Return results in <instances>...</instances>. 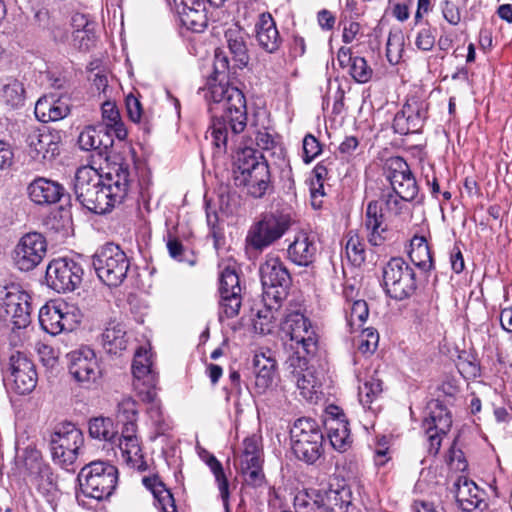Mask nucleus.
<instances>
[{
  "instance_id": "f257e3e1",
  "label": "nucleus",
  "mask_w": 512,
  "mask_h": 512,
  "mask_svg": "<svg viewBox=\"0 0 512 512\" xmlns=\"http://www.w3.org/2000/svg\"><path fill=\"white\" fill-rule=\"evenodd\" d=\"M229 71L228 57L219 49L215 51L214 75L202 89L211 115L208 133L211 143L220 150L234 145L237 135L247 126V107L243 92L224 83Z\"/></svg>"
},
{
  "instance_id": "f03ea898",
  "label": "nucleus",
  "mask_w": 512,
  "mask_h": 512,
  "mask_svg": "<svg viewBox=\"0 0 512 512\" xmlns=\"http://www.w3.org/2000/svg\"><path fill=\"white\" fill-rule=\"evenodd\" d=\"M129 175L126 164H114L104 176L92 166H82L77 169L74 179L76 200L90 212L108 213L127 196Z\"/></svg>"
},
{
  "instance_id": "7ed1b4c3",
  "label": "nucleus",
  "mask_w": 512,
  "mask_h": 512,
  "mask_svg": "<svg viewBox=\"0 0 512 512\" xmlns=\"http://www.w3.org/2000/svg\"><path fill=\"white\" fill-rule=\"evenodd\" d=\"M35 116L43 123H51L46 131L29 136V147L33 158L41 156L44 160H52L59 156L63 149L62 119L63 103L54 95L44 96L35 104Z\"/></svg>"
},
{
  "instance_id": "20e7f679",
  "label": "nucleus",
  "mask_w": 512,
  "mask_h": 512,
  "mask_svg": "<svg viewBox=\"0 0 512 512\" xmlns=\"http://www.w3.org/2000/svg\"><path fill=\"white\" fill-rule=\"evenodd\" d=\"M242 133L237 135L235 144L228 146L226 150H220L213 143L212 145L218 153L236 151L232 169L235 186L246 188L247 193L254 198H261L270 184L269 167L261 153L250 147L241 148L239 139L242 138Z\"/></svg>"
},
{
  "instance_id": "39448f33",
  "label": "nucleus",
  "mask_w": 512,
  "mask_h": 512,
  "mask_svg": "<svg viewBox=\"0 0 512 512\" xmlns=\"http://www.w3.org/2000/svg\"><path fill=\"white\" fill-rule=\"evenodd\" d=\"M76 498L80 495L101 501L108 499L118 483V469L104 461H93L85 464L79 471Z\"/></svg>"
},
{
  "instance_id": "423d86ee",
  "label": "nucleus",
  "mask_w": 512,
  "mask_h": 512,
  "mask_svg": "<svg viewBox=\"0 0 512 512\" xmlns=\"http://www.w3.org/2000/svg\"><path fill=\"white\" fill-rule=\"evenodd\" d=\"M291 446L295 456L312 464L323 452L324 436L319 424L312 418L297 419L290 429Z\"/></svg>"
},
{
  "instance_id": "0eeeda50",
  "label": "nucleus",
  "mask_w": 512,
  "mask_h": 512,
  "mask_svg": "<svg viewBox=\"0 0 512 512\" xmlns=\"http://www.w3.org/2000/svg\"><path fill=\"white\" fill-rule=\"evenodd\" d=\"M92 264L99 279L110 287L119 286L130 267L126 253L114 243L100 247L93 255Z\"/></svg>"
},
{
  "instance_id": "6e6552de",
  "label": "nucleus",
  "mask_w": 512,
  "mask_h": 512,
  "mask_svg": "<svg viewBox=\"0 0 512 512\" xmlns=\"http://www.w3.org/2000/svg\"><path fill=\"white\" fill-rule=\"evenodd\" d=\"M382 278L384 290L392 299L405 300L417 290L415 271L401 257H393L384 265Z\"/></svg>"
},
{
  "instance_id": "1a4fd4ad",
  "label": "nucleus",
  "mask_w": 512,
  "mask_h": 512,
  "mask_svg": "<svg viewBox=\"0 0 512 512\" xmlns=\"http://www.w3.org/2000/svg\"><path fill=\"white\" fill-rule=\"evenodd\" d=\"M287 369L291 374L300 395L307 401L316 402L322 394L324 375L308 359L296 351L286 361Z\"/></svg>"
},
{
  "instance_id": "9d476101",
  "label": "nucleus",
  "mask_w": 512,
  "mask_h": 512,
  "mask_svg": "<svg viewBox=\"0 0 512 512\" xmlns=\"http://www.w3.org/2000/svg\"><path fill=\"white\" fill-rule=\"evenodd\" d=\"M259 272L264 290L263 300L282 302L291 284L290 273L283 261L279 257L268 255Z\"/></svg>"
},
{
  "instance_id": "9b49d317",
  "label": "nucleus",
  "mask_w": 512,
  "mask_h": 512,
  "mask_svg": "<svg viewBox=\"0 0 512 512\" xmlns=\"http://www.w3.org/2000/svg\"><path fill=\"white\" fill-rule=\"evenodd\" d=\"M4 379L12 382L11 388L20 395L29 394L37 384V372L33 362L20 351L9 356L6 365L2 366Z\"/></svg>"
},
{
  "instance_id": "f8f14e48",
  "label": "nucleus",
  "mask_w": 512,
  "mask_h": 512,
  "mask_svg": "<svg viewBox=\"0 0 512 512\" xmlns=\"http://www.w3.org/2000/svg\"><path fill=\"white\" fill-rule=\"evenodd\" d=\"M289 228V221L284 216L267 214L252 225L246 236V246L255 251H262L280 239Z\"/></svg>"
},
{
  "instance_id": "ddd939ff",
  "label": "nucleus",
  "mask_w": 512,
  "mask_h": 512,
  "mask_svg": "<svg viewBox=\"0 0 512 512\" xmlns=\"http://www.w3.org/2000/svg\"><path fill=\"white\" fill-rule=\"evenodd\" d=\"M132 374L133 386L142 401L153 403L157 396L156 385L158 375L152 368L150 352L140 347L133 359Z\"/></svg>"
},
{
  "instance_id": "4468645a",
  "label": "nucleus",
  "mask_w": 512,
  "mask_h": 512,
  "mask_svg": "<svg viewBox=\"0 0 512 512\" xmlns=\"http://www.w3.org/2000/svg\"><path fill=\"white\" fill-rule=\"evenodd\" d=\"M46 252L45 237L38 232H29L19 239L12 252V259L20 271L28 272L42 262Z\"/></svg>"
},
{
  "instance_id": "2eb2a0df",
  "label": "nucleus",
  "mask_w": 512,
  "mask_h": 512,
  "mask_svg": "<svg viewBox=\"0 0 512 512\" xmlns=\"http://www.w3.org/2000/svg\"><path fill=\"white\" fill-rule=\"evenodd\" d=\"M5 295L1 304V316L10 321L14 328L21 329L29 325L31 318L30 296L18 285L3 287Z\"/></svg>"
},
{
  "instance_id": "dca6fc26",
  "label": "nucleus",
  "mask_w": 512,
  "mask_h": 512,
  "mask_svg": "<svg viewBox=\"0 0 512 512\" xmlns=\"http://www.w3.org/2000/svg\"><path fill=\"white\" fill-rule=\"evenodd\" d=\"M428 117V103L416 96L407 98L393 120V129L400 135L420 133Z\"/></svg>"
},
{
  "instance_id": "f3484780",
  "label": "nucleus",
  "mask_w": 512,
  "mask_h": 512,
  "mask_svg": "<svg viewBox=\"0 0 512 512\" xmlns=\"http://www.w3.org/2000/svg\"><path fill=\"white\" fill-rule=\"evenodd\" d=\"M384 173L395 193H399L406 200L416 198L418 185L409 165L402 157L395 156L387 159Z\"/></svg>"
},
{
  "instance_id": "a211bd4d",
  "label": "nucleus",
  "mask_w": 512,
  "mask_h": 512,
  "mask_svg": "<svg viewBox=\"0 0 512 512\" xmlns=\"http://www.w3.org/2000/svg\"><path fill=\"white\" fill-rule=\"evenodd\" d=\"M67 356L69 373L81 386L88 388L100 377L96 355L89 347H81Z\"/></svg>"
},
{
  "instance_id": "6ab92c4d",
  "label": "nucleus",
  "mask_w": 512,
  "mask_h": 512,
  "mask_svg": "<svg viewBox=\"0 0 512 512\" xmlns=\"http://www.w3.org/2000/svg\"><path fill=\"white\" fill-rule=\"evenodd\" d=\"M428 414L425 416L422 427L429 441V452L437 454L440 449L442 436L445 435L452 425V419L447 408L439 401L428 405Z\"/></svg>"
},
{
  "instance_id": "aec40b11",
  "label": "nucleus",
  "mask_w": 512,
  "mask_h": 512,
  "mask_svg": "<svg viewBox=\"0 0 512 512\" xmlns=\"http://www.w3.org/2000/svg\"><path fill=\"white\" fill-rule=\"evenodd\" d=\"M253 373L256 394H265L272 388L277 376V361L270 351L255 354L253 358Z\"/></svg>"
},
{
  "instance_id": "412c9836",
  "label": "nucleus",
  "mask_w": 512,
  "mask_h": 512,
  "mask_svg": "<svg viewBox=\"0 0 512 512\" xmlns=\"http://www.w3.org/2000/svg\"><path fill=\"white\" fill-rule=\"evenodd\" d=\"M62 191L61 184L44 177L34 179L27 187L30 200L38 205H50L58 202L63 195Z\"/></svg>"
},
{
  "instance_id": "4be33fe9",
  "label": "nucleus",
  "mask_w": 512,
  "mask_h": 512,
  "mask_svg": "<svg viewBox=\"0 0 512 512\" xmlns=\"http://www.w3.org/2000/svg\"><path fill=\"white\" fill-rule=\"evenodd\" d=\"M255 31L256 39L262 49L269 53H274L279 49L281 37L270 13L259 15L258 21L255 24Z\"/></svg>"
},
{
  "instance_id": "5701e85b",
  "label": "nucleus",
  "mask_w": 512,
  "mask_h": 512,
  "mask_svg": "<svg viewBox=\"0 0 512 512\" xmlns=\"http://www.w3.org/2000/svg\"><path fill=\"white\" fill-rule=\"evenodd\" d=\"M365 227L368 231V241L373 246H380L387 238V225L384 215L377 201L368 203L365 215Z\"/></svg>"
},
{
  "instance_id": "b1692460",
  "label": "nucleus",
  "mask_w": 512,
  "mask_h": 512,
  "mask_svg": "<svg viewBox=\"0 0 512 512\" xmlns=\"http://www.w3.org/2000/svg\"><path fill=\"white\" fill-rule=\"evenodd\" d=\"M288 258L299 266H309L315 260L317 246L313 237L299 233L287 249Z\"/></svg>"
},
{
  "instance_id": "393cba45",
  "label": "nucleus",
  "mask_w": 512,
  "mask_h": 512,
  "mask_svg": "<svg viewBox=\"0 0 512 512\" xmlns=\"http://www.w3.org/2000/svg\"><path fill=\"white\" fill-rule=\"evenodd\" d=\"M452 492L459 508L464 512L475 510L482 502L477 485L466 477L461 476L457 479L453 484Z\"/></svg>"
},
{
  "instance_id": "a878e982",
  "label": "nucleus",
  "mask_w": 512,
  "mask_h": 512,
  "mask_svg": "<svg viewBox=\"0 0 512 512\" xmlns=\"http://www.w3.org/2000/svg\"><path fill=\"white\" fill-rule=\"evenodd\" d=\"M224 37L237 65L246 66L249 61L247 33L237 24H233L225 30Z\"/></svg>"
},
{
  "instance_id": "bb28decb",
  "label": "nucleus",
  "mask_w": 512,
  "mask_h": 512,
  "mask_svg": "<svg viewBox=\"0 0 512 512\" xmlns=\"http://www.w3.org/2000/svg\"><path fill=\"white\" fill-rule=\"evenodd\" d=\"M327 435L332 447L339 451H346L352 442L348 421L343 414L329 417L326 422Z\"/></svg>"
},
{
  "instance_id": "cd10ccee",
  "label": "nucleus",
  "mask_w": 512,
  "mask_h": 512,
  "mask_svg": "<svg viewBox=\"0 0 512 512\" xmlns=\"http://www.w3.org/2000/svg\"><path fill=\"white\" fill-rule=\"evenodd\" d=\"M103 348L111 354H117L127 347L128 338L125 326L117 321H110L101 334Z\"/></svg>"
},
{
  "instance_id": "c85d7f7f",
  "label": "nucleus",
  "mask_w": 512,
  "mask_h": 512,
  "mask_svg": "<svg viewBox=\"0 0 512 512\" xmlns=\"http://www.w3.org/2000/svg\"><path fill=\"white\" fill-rule=\"evenodd\" d=\"M63 318L61 304H58L56 300L46 303L39 311V322L42 329L52 336L59 335L64 330Z\"/></svg>"
},
{
  "instance_id": "c756f323",
  "label": "nucleus",
  "mask_w": 512,
  "mask_h": 512,
  "mask_svg": "<svg viewBox=\"0 0 512 512\" xmlns=\"http://www.w3.org/2000/svg\"><path fill=\"white\" fill-rule=\"evenodd\" d=\"M264 302L265 306L258 311L254 327L261 334H269L279 323L283 322V315L280 311L281 302L276 303L274 300Z\"/></svg>"
},
{
  "instance_id": "7c9ffc66",
  "label": "nucleus",
  "mask_w": 512,
  "mask_h": 512,
  "mask_svg": "<svg viewBox=\"0 0 512 512\" xmlns=\"http://www.w3.org/2000/svg\"><path fill=\"white\" fill-rule=\"evenodd\" d=\"M25 89L23 84L13 77L0 81V102L10 109L24 105Z\"/></svg>"
},
{
  "instance_id": "2f4dec72",
  "label": "nucleus",
  "mask_w": 512,
  "mask_h": 512,
  "mask_svg": "<svg viewBox=\"0 0 512 512\" xmlns=\"http://www.w3.org/2000/svg\"><path fill=\"white\" fill-rule=\"evenodd\" d=\"M409 258L415 266L423 271H429L433 267L431 251L424 236L415 235L411 239Z\"/></svg>"
},
{
  "instance_id": "473e14b6",
  "label": "nucleus",
  "mask_w": 512,
  "mask_h": 512,
  "mask_svg": "<svg viewBox=\"0 0 512 512\" xmlns=\"http://www.w3.org/2000/svg\"><path fill=\"white\" fill-rule=\"evenodd\" d=\"M143 484L152 492L163 512H177L172 493L157 476L144 477Z\"/></svg>"
},
{
  "instance_id": "72a5a7b5",
  "label": "nucleus",
  "mask_w": 512,
  "mask_h": 512,
  "mask_svg": "<svg viewBox=\"0 0 512 512\" xmlns=\"http://www.w3.org/2000/svg\"><path fill=\"white\" fill-rule=\"evenodd\" d=\"M84 453V435L74 424L66 422V466L77 463Z\"/></svg>"
},
{
  "instance_id": "f704fd0d",
  "label": "nucleus",
  "mask_w": 512,
  "mask_h": 512,
  "mask_svg": "<svg viewBox=\"0 0 512 512\" xmlns=\"http://www.w3.org/2000/svg\"><path fill=\"white\" fill-rule=\"evenodd\" d=\"M67 270L69 271V281L66 283V291H77L76 295L81 298V304L83 305L88 296V290L83 285V267L80 262L66 257V271Z\"/></svg>"
},
{
  "instance_id": "c9c22d12",
  "label": "nucleus",
  "mask_w": 512,
  "mask_h": 512,
  "mask_svg": "<svg viewBox=\"0 0 512 512\" xmlns=\"http://www.w3.org/2000/svg\"><path fill=\"white\" fill-rule=\"evenodd\" d=\"M295 512H326L327 508L323 504L322 497L316 491L307 490L298 491L293 500Z\"/></svg>"
},
{
  "instance_id": "e433bc0d",
  "label": "nucleus",
  "mask_w": 512,
  "mask_h": 512,
  "mask_svg": "<svg viewBox=\"0 0 512 512\" xmlns=\"http://www.w3.org/2000/svg\"><path fill=\"white\" fill-rule=\"evenodd\" d=\"M182 24L193 32H203L207 27L208 18L205 13V5L191 6L178 13Z\"/></svg>"
},
{
  "instance_id": "4c0bfd02",
  "label": "nucleus",
  "mask_w": 512,
  "mask_h": 512,
  "mask_svg": "<svg viewBox=\"0 0 512 512\" xmlns=\"http://www.w3.org/2000/svg\"><path fill=\"white\" fill-rule=\"evenodd\" d=\"M383 391L382 380L375 374L369 375L358 388L359 401L364 408L372 409L371 405Z\"/></svg>"
},
{
  "instance_id": "58836bf2",
  "label": "nucleus",
  "mask_w": 512,
  "mask_h": 512,
  "mask_svg": "<svg viewBox=\"0 0 512 512\" xmlns=\"http://www.w3.org/2000/svg\"><path fill=\"white\" fill-rule=\"evenodd\" d=\"M102 118L106 127L112 130L119 140L127 137V129L121 120L120 113L115 103L106 101L102 104Z\"/></svg>"
},
{
  "instance_id": "ea45409f",
  "label": "nucleus",
  "mask_w": 512,
  "mask_h": 512,
  "mask_svg": "<svg viewBox=\"0 0 512 512\" xmlns=\"http://www.w3.org/2000/svg\"><path fill=\"white\" fill-rule=\"evenodd\" d=\"M345 251L349 261L360 266L365 261V243L357 231L350 230L346 236Z\"/></svg>"
},
{
  "instance_id": "a19ab883",
  "label": "nucleus",
  "mask_w": 512,
  "mask_h": 512,
  "mask_svg": "<svg viewBox=\"0 0 512 512\" xmlns=\"http://www.w3.org/2000/svg\"><path fill=\"white\" fill-rule=\"evenodd\" d=\"M206 464L209 466L212 471L215 480L218 484V489L220 491V496L223 501V505L225 508V512H230L229 508V483L225 476L222 464L216 459L214 455H209Z\"/></svg>"
},
{
  "instance_id": "79ce46f5",
  "label": "nucleus",
  "mask_w": 512,
  "mask_h": 512,
  "mask_svg": "<svg viewBox=\"0 0 512 512\" xmlns=\"http://www.w3.org/2000/svg\"><path fill=\"white\" fill-rule=\"evenodd\" d=\"M89 434L92 438L115 442L116 431L110 418L97 417L89 423Z\"/></svg>"
},
{
  "instance_id": "37998d69",
  "label": "nucleus",
  "mask_w": 512,
  "mask_h": 512,
  "mask_svg": "<svg viewBox=\"0 0 512 512\" xmlns=\"http://www.w3.org/2000/svg\"><path fill=\"white\" fill-rule=\"evenodd\" d=\"M348 305L349 311L346 313V320L350 331L354 332L363 327L368 318L369 309L364 300H356L352 303H348Z\"/></svg>"
},
{
  "instance_id": "c03bdc74",
  "label": "nucleus",
  "mask_w": 512,
  "mask_h": 512,
  "mask_svg": "<svg viewBox=\"0 0 512 512\" xmlns=\"http://www.w3.org/2000/svg\"><path fill=\"white\" fill-rule=\"evenodd\" d=\"M404 52V34L401 30L390 31L386 43V56L390 64L400 62Z\"/></svg>"
},
{
  "instance_id": "a18cd8bd",
  "label": "nucleus",
  "mask_w": 512,
  "mask_h": 512,
  "mask_svg": "<svg viewBox=\"0 0 512 512\" xmlns=\"http://www.w3.org/2000/svg\"><path fill=\"white\" fill-rule=\"evenodd\" d=\"M241 290L239 276L235 267L226 266L223 268L219 279L220 295H228L227 293L241 294Z\"/></svg>"
},
{
  "instance_id": "49530a36",
  "label": "nucleus",
  "mask_w": 512,
  "mask_h": 512,
  "mask_svg": "<svg viewBox=\"0 0 512 512\" xmlns=\"http://www.w3.org/2000/svg\"><path fill=\"white\" fill-rule=\"evenodd\" d=\"M290 339L298 345L297 351L300 352V349H302V352L308 356L316 354L318 349V338L311 322H309V326L306 327V329H301L299 337H290Z\"/></svg>"
},
{
  "instance_id": "de8ad7c7",
  "label": "nucleus",
  "mask_w": 512,
  "mask_h": 512,
  "mask_svg": "<svg viewBox=\"0 0 512 512\" xmlns=\"http://www.w3.org/2000/svg\"><path fill=\"white\" fill-rule=\"evenodd\" d=\"M45 279L50 288L64 292V259H54L48 264Z\"/></svg>"
},
{
  "instance_id": "09e8293b",
  "label": "nucleus",
  "mask_w": 512,
  "mask_h": 512,
  "mask_svg": "<svg viewBox=\"0 0 512 512\" xmlns=\"http://www.w3.org/2000/svg\"><path fill=\"white\" fill-rule=\"evenodd\" d=\"M125 103L130 120L139 124L145 132L149 133L151 130V123L148 116L143 112L139 99L130 94L126 97Z\"/></svg>"
},
{
  "instance_id": "8fccbe9b",
  "label": "nucleus",
  "mask_w": 512,
  "mask_h": 512,
  "mask_svg": "<svg viewBox=\"0 0 512 512\" xmlns=\"http://www.w3.org/2000/svg\"><path fill=\"white\" fill-rule=\"evenodd\" d=\"M121 450L123 458L133 465H137L142 461V449L138 437L116 440Z\"/></svg>"
},
{
  "instance_id": "3c124183",
  "label": "nucleus",
  "mask_w": 512,
  "mask_h": 512,
  "mask_svg": "<svg viewBox=\"0 0 512 512\" xmlns=\"http://www.w3.org/2000/svg\"><path fill=\"white\" fill-rule=\"evenodd\" d=\"M228 295H220L219 302V319H230L238 315L241 307V294L227 293Z\"/></svg>"
},
{
  "instance_id": "603ef678",
  "label": "nucleus",
  "mask_w": 512,
  "mask_h": 512,
  "mask_svg": "<svg viewBox=\"0 0 512 512\" xmlns=\"http://www.w3.org/2000/svg\"><path fill=\"white\" fill-rule=\"evenodd\" d=\"M100 132L93 126H87L78 136V145L82 150L90 151L100 149L101 146L108 147L107 143H103Z\"/></svg>"
},
{
  "instance_id": "864d4df0",
  "label": "nucleus",
  "mask_w": 512,
  "mask_h": 512,
  "mask_svg": "<svg viewBox=\"0 0 512 512\" xmlns=\"http://www.w3.org/2000/svg\"><path fill=\"white\" fill-rule=\"evenodd\" d=\"M309 319L300 312H292L286 315L281 322V329L290 337H299L301 329L309 326Z\"/></svg>"
},
{
  "instance_id": "5fc2aeb1",
  "label": "nucleus",
  "mask_w": 512,
  "mask_h": 512,
  "mask_svg": "<svg viewBox=\"0 0 512 512\" xmlns=\"http://www.w3.org/2000/svg\"><path fill=\"white\" fill-rule=\"evenodd\" d=\"M261 437L252 435L244 439L240 463H252L262 460Z\"/></svg>"
},
{
  "instance_id": "6e6d98bb",
  "label": "nucleus",
  "mask_w": 512,
  "mask_h": 512,
  "mask_svg": "<svg viewBox=\"0 0 512 512\" xmlns=\"http://www.w3.org/2000/svg\"><path fill=\"white\" fill-rule=\"evenodd\" d=\"M262 462L240 463L241 471L244 475L247 485L252 487H261L265 482V476L262 471Z\"/></svg>"
},
{
  "instance_id": "4d7b16f0",
  "label": "nucleus",
  "mask_w": 512,
  "mask_h": 512,
  "mask_svg": "<svg viewBox=\"0 0 512 512\" xmlns=\"http://www.w3.org/2000/svg\"><path fill=\"white\" fill-rule=\"evenodd\" d=\"M63 427H57L49 438V450L55 464L64 468Z\"/></svg>"
},
{
  "instance_id": "13d9d810",
  "label": "nucleus",
  "mask_w": 512,
  "mask_h": 512,
  "mask_svg": "<svg viewBox=\"0 0 512 512\" xmlns=\"http://www.w3.org/2000/svg\"><path fill=\"white\" fill-rule=\"evenodd\" d=\"M350 75L357 83H367L373 75L372 68L363 57H354L350 66Z\"/></svg>"
},
{
  "instance_id": "bf43d9fd",
  "label": "nucleus",
  "mask_w": 512,
  "mask_h": 512,
  "mask_svg": "<svg viewBox=\"0 0 512 512\" xmlns=\"http://www.w3.org/2000/svg\"><path fill=\"white\" fill-rule=\"evenodd\" d=\"M36 349L42 364L47 369L53 371L59 366V349H54L51 345L45 343H38Z\"/></svg>"
},
{
  "instance_id": "052dcab7",
  "label": "nucleus",
  "mask_w": 512,
  "mask_h": 512,
  "mask_svg": "<svg viewBox=\"0 0 512 512\" xmlns=\"http://www.w3.org/2000/svg\"><path fill=\"white\" fill-rule=\"evenodd\" d=\"M95 42V28L72 31V45L79 51H89Z\"/></svg>"
},
{
  "instance_id": "680f3d73",
  "label": "nucleus",
  "mask_w": 512,
  "mask_h": 512,
  "mask_svg": "<svg viewBox=\"0 0 512 512\" xmlns=\"http://www.w3.org/2000/svg\"><path fill=\"white\" fill-rule=\"evenodd\" d=\"M148 414L153 423L156 436L165 435L171 429L169 418L163 414L158 405L152 404L148 409Z\"/></svg>"
},
{
  "instance_id": "e2e57ef3",
  "label": "nucleus",
  "mask_w": 512,
  "mask_h": 512,
  "mask_svg": "<svg viewBox=\"0 0 512 512\" xmlns=\"http://www.w3.org/2000/svg\"><path fill=\"white\" fill-rule=\"evenodd\" d=\"M84 319L85 314L79 304L66 302V332L80 328Z\"/></svg>"
},
{
  "instance_id": "0e129e2a",
  "label": "nucleus",
  "mask_w": 512,
  "mask_h": 512,
  "mask_svg": "<svg viewBox=\"0 0 512 512\" xmlns=\"http://www.w3.org/2000/svg\"><path fill=\"white\" fill-rule=\"evenodd\" d=\"M328 500L330 509L334 512H347V508L351 504L350 493L344 488L330 491Z\"/></svg>"
},
{
  "instance_id": "69168bd1",
  "label": "nucleus",
  "mask_w": 512,
  "mask_h": 512,
  "mask_svg": "<svg viewBox=\"0 0 512 512\" xmlns=\"http://www.w3.org/2000/svg\"><path fill=\"white\" fill-rule=\"evenodd\" d=\"M378 341L379 335L375 329H363L360 335L358 350L363 354H371L376 350Z\"/></svg>"
},
{
  "instance_id": "338daca9",
  "label": "nucleus",
  "mask_w": 512,
  "mask_h": 512,
  "mask_svg": "<svg viewBox=\"0 0 512 512\" xmlns=\"http://www.w3.org/2000/svg\"><path fill=\"white\" fill-rule=\"evenodd\" d=\"M322 151L320 142L312 134H307L303 139V160L310 163Z\"/></svg>"
},
{
  "instance_id": "774afa93",
  "label": "nucleus",
  "mask_w": 512,
  "mask_h": 512,
  "mask_svg": "<svg viewBox=\"0 0 512 512\" xmlns=\"http://www.w3.org/2000/svg\"><path fill=\"white\" fill-rule=\"evenodd\" d=\"M118 417L122 421H137L138 418V404L131 397L124 398L118 404Z\"/></svg>"
}]
</instances>
